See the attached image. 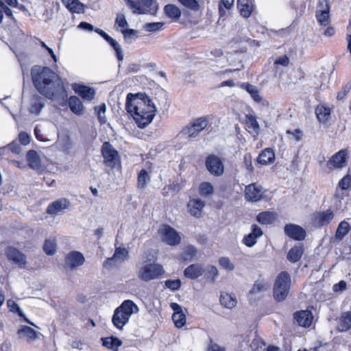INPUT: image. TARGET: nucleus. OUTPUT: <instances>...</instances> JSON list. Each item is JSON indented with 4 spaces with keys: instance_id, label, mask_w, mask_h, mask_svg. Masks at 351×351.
I'll return each mask as SVG.
<instances>
[{
    "instance_id": "1",
    "label": "nucleus",
    "mask_w": 351,
    "mask_h": 351,
    "mask_svg": "<svg viewBox=\"0 0 351 351\" xmlns=\"http://www.w3.org/2000/svg\"><path fill=\"white\" fill-rule=\"evenodd\" d=\"M32 82L37 90L50 99L66 97L67 94L59 75L47 66L35 65L31 69Z\"/></svg>"
},
{
    "instance_id": "2",
    "label": "nucleus",
    "mask_w": 351,
    "mask_h": 351,
    "mask_svg": "<svg viewBox=\"0 0 351 351\" xmlns=\"http://www.w3.org/2000/svg\"><path fill=\"white\" fill-rule=\"evenodd\" d=\"M125 108L141 128L148 125L153 121L156 112V108L150 98L143 93H128Z\"/></svg>"
},
{
    "instance_id": "3",
    "label": "nucleus",
    "mask_w": 351,
    "mask_h": 351,
    "mask_svg": "<svg viewBox=\"0 0 351 351\" xmlns=\"http://www.w3.org/2000/svg\"><path fill=\"white\" fill-rule=\"evenodd\" d=\"M138 311V306L131 300H125L114 311L112 323L118 329H123L128 322L130 316Z\"/></svg>"
},
{
    "instance_id": "4",
    "label": "nucleus",
    "mask_w": 351,
    "mask_h": 351,
    "mask_svg": "<svg viewBox=\"0 0 351 351\" xmlns=\"http://www.w3.org/2000/svg\"><path fill=\"white\" fill-rule=\"evenodd\" d=\"M291 286V276L287 271H282L277 276L274 287V297L281 302L287 298Z\"/></svg>"
},
{
    "instance_id": "5",
    "label": "nucleus",
    "mask_w": 351,
    "mask_h": 351,
    "mask_svg": "<svg viewBox=\"0 0 351 351\" xmlns=\"http://www.w3.org/2000/svg\"><path fill=\"white\" fill-rule=\"evenodd\" d=\"M163 273L161 265L155 263H145L142 265L138 271V278L143 281H150L158 278Z\"/></svg>"
},
{
    "instance_id": "6",
    "label": "nucleus",
    "mask_w": 351,
    "mask_h": 351,
    "mask_svg": "<svg viewBox=\"0 0 351 351\" xmlns=\"http://www.w3.org/2000/svg\"><path fill=\"white\" fill-rule=\"evenodd\" d=\"M208 120L206 117L195 119L191 123L183 128L181 134L188 138H195L199 132L206 129Z\"/></svg>"
},
{
    "instance_id": "7",
    "label": "nucleus",
    "mask_w": 351,
    "mask_h": 351,
    "mask_svg": "<svg viewBox=\"0 0 351 351\" xmlns=\"http://www.w3.org/2000/svg\"><path fill=\"white\" fill-rule=\"evenodd\" d=\"M101 152L104 164L112 169L114 168L119 161L117 151L113 148L109 142H105L102 145Z\"/></svg>"
},
{
    "instance_id": "8",
    "label": "nucleus",
    "mask_w": 351,
    "mask_h": 351,
    "mask_svg": "<svg viewBox=\"0 0 351 351\" xmlns=\"http://www.w3.org/2000/svg\"><path fill=\"white\" fill-rule=\"evenodd\" d=\"M266 190L261 184L252 183L245 186L244 191L245 199L247 202H256L265 197Z\"/></svg>"
},
{
    "instance_id": "9",
    "label": "nucleus",
    "mask_w": 351,
    "mask_h": 351,
    "mask_svg": "<svg viewBox=\"0 0 351 351\" xmlns=\"http://www.w3.org/2000/svg\"><path fill=\"white\" fill-rule=\"evenodd\" d=\"M206 167L208 171L215 176H220L224 171L221 159L215 155H210L206 158Z\"/></svg>"
},
{
    "instance_id": "10",
    "label": "nucleus",
    "mask_w": 351,
    "mask_h": 351,
    "mask_svg": "<svg viewBox=\"0 0 351 351\" xmlns=\"http://www.w3.org/2000/svg\"><path fill=\"white\" fill-rule=\"evenodd\" d=\"M85 262V258L82 253L78 251L70 252L65 258L66 267L73 270L82 266Z\"/></svg>"
},
{
    "instance_id": "11",
    "label": "nucleus",
    "mask_w": 351,
    "mask_h": 351,
    "mask_svg": "<svg viewBox=\"0 0 351 351\" xmlns=\"http://www.w3.org/2000/svg\"><path fill=\"white\" fill-rule=\"evenodd\" d=\"M162 241L168 245H176L180 243L179 233L169 226H164L161 230Z\"/></svg>"
},
{
    "instance_id": "12",
    "label": "nucleus",
    "mask_w": 351,
    "mask_h": 351,
    "mask_svg": "<svg viewBox=\"0 0 351 351\" xmlns=\"http://www.w3.org/2000/svg\"><path fill=\"white\" fill-rule=\"evenodd\" d=\"M347 153L346 150H340L335 154L327 162V167L330 170L340 169L346 166Z\"/></svg>"
},
{
    "instance_id": "13",
    "label": "nucleus",
    "mask_w": 351,
    "mask_h": 351,
    "mask_svg": "<svg viewBox=\"0 0 351 351\" xmlns=\"http://www.w3.org/2000/svg\"><path fill=\"white\" fill-rule=\"evenodd\" d=\"M17 335L20 339L25 340L28 343H32L39 338L40 333L29 326H23L18 330Z\"/></svg>"
},
{
    "instance_id": "14",
    "label": "nucleus",
    "mask_w": 351,
    "mask_h": 351,
    "mask_svg": "<svg viewBox=\"0 0 351 351\" xmlns=\"http://www.w3.org/2000/svg\"><path fill=\"white\" fill-rule=\"evenodd\" d=\"M70 201L66 198L58 199L49 204L46 213L50 215H55L70 206Z\"/></svg>"
},
{
    "instance_id": "15",
    "label": "nucleus",
    "mask_w": 351,
    "mask_h": 351,
    "mask_svg": "<svg viewBox=\"0 0 351 351\" xmlns=\"http://www.w3.org/2000/svg\"><path fill=\"white\" fill-rule=\"evenodd\" d=\"M285 232L289 237L298 241L303 240L306 236L304 230L295 224L286 225L285 227Z\"/></svg>"
},
{
    "instance_id": "16",
    "label": "nucleus",
    "mask_w": 351,
    "mask_h": 351,
    "mask_svg": "<svg viewBox=\"0 0 351 351\" xmlns=\"http://www.w3.org/2000/svg\"><path fill=\"white\" fill-rule=\"evenodd\" d=\"M171 308L174 311L172 315V319L177 328L182 327L186 323V316L182 312V307L177 303L172 302L170 304Z\"/></svg>"
},
{
    "instance_id": "17",
    "label": "nucleus",
    "mask_w": 351,
    "mask_h": 351,
    "mask_svg": "<svg viewBox=\"0 0 351 351\" xmlns=\"http://www.w3.org/2000/svg\"><path fill=\"white\" fill-rule=\"evenodd\" d=\"M7 256L19 267H23L26 264V256L24 254L14 247H9L7 250Z\"/></svg>"
},
{
    "instance_id": "18",
    "label": "nucleus",
    "mask_w": 351,
    "mask_h": 351,
    "mask_svg": "<svg viewBox=\"0 0 351 351\" xmlns=\"http://www.w3.org/2000/svg\"><path fill=\"white\" fill-rule=\"evenodd\" d=\"M252 232L243 239V243L247 247H252L256 243L258 237L263 235V231L260 227L253 224L251 227Z\"/></svg>"
},
{
    "instance_id": "19",
    "label": "nucleus",
    "mask_w": 351,
    "mask_h": 351,
    "mask_svg": "<svg viewBox=\"0 0 351 351\" xmlns=\"http://www.w3.org/2000/svg\"><path fill=\"white\" fill-rule=\"evenodd\" d=\"M205 206L204 202L199 199H191L187 204V208L189 213L197 218L202 215V211Z\"/></svg>"
},
{
    "instance_id": "20",
    "label": "nucleus",
    "mask_w": 351,
    "mask_h": 351,
    "mask_svg": "<svg viewBox=\"0 0 351 351\" xmlns=\"http://www.w3.org/2000/svg\"><path fill=\"white\" fill-rule=\"evenodd\" d=\"M335 215L332 210L327 209L326 210L317 213L314 217L315 222L320 226H326L334 218Z\"/></svg>"
},
{
    "instance_id": "21",
    "label": "nucleus",
    "mask_w": 351,
    "mask_h": 351,
    "mask_svg": "<svg viewBox=\"0 0 351 351\" xmlns=\"http://www.w3.org/2000/svg\"><path fill=\"white\" fill-rule=\"evenodd\" d=\"M294 319L298 325L306 328L311 324L313 315L309 311H301L294 314Z\"/></svg>"
},
{
    "instance_id": "22",
    "label": "nucleus",
    "mask_w": 351,
    "mask_h": 351,
    "mask_svg": "<svg viewBox=\"0 0 351 351\" xmlns=\"http://www.w3.org/2000/svg\"><path fill=\"white\" fill-rule=\"evenodd\" d=\"M27 160L31 169L36 171H43V167L41 165L38 154L35 150H29L26 155Z\"/></svg>"
},
{
    "instance_id": "23",
    "label": "nucleus",
    "mask_w": 351,
    "mask_h": 351,
    "mask_svg": "<svg viewBox=\"0 0 351 351\" xmlns=\"http://www.w3.org/2000/svg\"><path fill=\"white\" fill-rule=\"evenodd\" d=\"M75 92L81 96L84 100L91 101L94 99L95 91L93 88L84 85H75Z\"/></svg>"
},
{
    "instance_id": "24",
    "label": "nucleus",
    "mask_w": 351,
    "mask_h": 351,
    "mask_svg": "<svg viewBox=\"0 0 351 351\" xmlns=\"http://www.w3.org/2000/svg\"><path fill=\"white\" fill-rule=\"evenodd\" d=\"M204 272V269L201 265L192 264L184 269V274L188 278L196 279L202 276Z\"/></svg>"
},
{
    "instance_id": "25",
    "label": "nucleus",
    "mask_w": 351,
    "mask_h": 351,
    "mask_svg": "<svg viewBox=\"0 0 351 351\" xmlns=\"http://www.w3.org/2000/svg\"><path fill=\"white\" fill-rule=\"evenodd\" d=\"M275 160V154L270 148H266L261 152L257 158V162L262 165H267Z\"/></svg>"
},
{
    "instance_id": "26",
    "label": "nucleus",
    "mask_w": 351,
    "mask_h": 351,
    "mask_svg": "<svg viewBox=\"0 0 351 351\" xmlns=\"http://www.w3.org/2000/svg\"><path fill=\"white\" fill-rule=\"evenodd\" d=\"M237 7L241 15L244 18H248L253 10V3L251 0H238Z\"/></svg>"
},
{
    "instance_id": "27",
    "label": "nucleus",
    "mask_w": 351,
    "mask_h": 351,
    "mask_svg": "<svg viewBox=\"0 0 351 351\" xmlns=\"http://www.w3.org/2000/svg\"><path fill=\"white\" fill-rule=\"evenodd\" d=\"M351 186V176L350 175L345 176L338 184V187L336 189L335 191V197L338 199H341L343 195L341 191H346L350 188Z\"/></svg>"
},
{
    "instance_id": "28",
    "label": "nucleus",
    "mask_w": 351,
    "mask_h": 351,
    "mask_svg": "<svg viewBox=\"0 0 351 351\" xmlns=\"http://www.w3.org/2000/svg\"><path fill=\"white\" fill-rule=\"evenodd\" d=\"M69 106L71 110L77 115H82L84 112V107L80 99L75 97L71 96L69 99Z\"/></svg>"
},
{
    "instance_id": "29",
    "label": "nucleus",
    "mask_w": 351,
    "mask_h": 351,
    "mask_svg": "<svg viewBox=\"0 0 351 351\" xmlns=\"http://www.w3.org/2000/svg\"><path fill=\"white\" fill-rule=\"evenodd\" d=\"M63 4L73 13H83L85 5L77 0H62Z\"/></svg>"
},
{
    "instance_id": "30",
    "label": "nucleus",
    "mask_w": 351,
    "mask_h": 351,
    "mask_svg": "<svg viewBox=\"0 0 351 351\" xmlns=\"http://www.w3.org/2000/svg\"><path fill=\"white\" fill-rule=\"evenodd\" d=\"M276 213L271 211H264L256 216V220L261 224L268 225L272 223L276 219Z\"/></svg>"
},
{
    "instance_id": "31",
    "label": "nucleus",
    "mask_w": 351,
    "mask_h": 351,
    "mask_svg": "<svg viewBox=\"0 0 351 351\" xmlns=\"http://www.w3.org/2000/svg\"><path fill=\"white\" fill-rule=\"evenodd\" d=\"M351 328V311L345 312L340 317L338 329L341 332H346Z\"/></svg>"
},
{
    "instance_id": "32",
    "label": "nucleus",
    "mask_w": 351,
    "mask_h": 351,
    "mask_svg": "<svg viewBox=\"0 0 351 351\" xmlns=\"http://www.w3.org/2000/svg\"><path fill=\"white\" fill-rule=\"evenodd\" d=\"M351 229L350 223L343 220L339 223L335 232V239L341 241L348 234Z\"/></svg>"
},
{
    "instance_id": "33",
    "label": "nucleus",
    "mask_w": 351,
    "mask_h": 351,
    "mask_svg": "<svg viewBox=\"0 0 351 351\" xmlns=\"http://www.w3.org/2000/svg\"><path fill=\"white\" fill-rule=\"evenodd\" d=\"M165 14L173 20H178L182 14L180 9L174 4H167L164 8Z\"/></svg>"
},
{
    "instance_id": "34",
    "label": "nucleus",
    "mask_w": 351,
    "mask_h": 351,
    "mask_svg": "<svg viewBox=\"0 0 351 351\" xmlns=\"http://www.w3.org/2000/svg\"><path fill=\"white\" fill-rule=\"evenodd\" d=\"M101 340L104 346L114 351H117L118 348L122 345V341L117 337H108L102 338Z\"/></svg>"
},
{
    "instance_id": "35",
    "label": "nucleus",
    "mask_w": 351,
    "mask_h": 351,
    "mask_svg": "<svg viewBox=\"0 0 351 351\" xmlns=\"http://www.w3.org/2000/svg\"><path fill=\"white\" fill-rule=\"evenodd\" d=\"M220 302L224 307L232 308L237 305V300L234 295L225 293L221 295Z\"/></svg>"
},
{
    "instance_id": "36",
    "label": "nucleus",
    "mask_w": 351,
    "mask_h": 351,
    "mask_svg": "<svg viewBox=\"0 0 351 351\" xmlns=\"http://www.w3.org/2000/svg\"><path fill=\"white\" fill-rule=\"evenodd\" d=\"M304 253L303 247L298 245L292 247L287 254V259L291 263L298 262Z\"/></svg>"
},
{
    "instance_id": "37",
    "label": "nucleus",
    "mask_w": 351,
    "mask_h": 351,
    "mask_svg": "<svg viewBox=\"0 0 351 351\" xmlns=\"http://www.w3.org/2000/svg\"><path fill=\"white\" fill-rule=\"evenodd\" d=\"M245 124L249 129L252 130V131H250V132H252L256 134H258L260 126L254 115L252 114H246Z\"/></svg>"
},
{
    "instance_id": "38",
    "label": "nucleus",
    "mask_w": 351,
    "mask_h": 351,
    "mask_svg": "<svg viewBox=\"0 0 351 351\" xmlns=\"http://www.w3.org/2000/svg\"><path fill=\"white\" fill-rule=\"evenodd\" d=\"M268 289H269V285L263 280L258 279L254 283L249 293L250 295H255L259 293H262V292L267 291Z\"/></svg>"
},
{
    "instance_id": "39",
    "label": "nucleus",
    "mask_w": 351,
    "mask_h": 351,
    "mask_svg": "<svg viewBox=\"0 0 351 351\" xmlns=\"http://www.w3.org/2000/svg\"><path fill=\"white\" fill-rule=\"evenodd\" d=\"M44 99L38 96H34L32 99L29 111L32 113L38 114L44 107Z\"/></svg>"
},
{
    "instance_id": "40",
    "label": "nucleus",
    "mask_w": 351,
    "mask_h": 351,
    "mask_svg": "<svg viewBox=\"0 0 351 351\" xmlns=\"http://www.w3.org/2000/svg\"><path fill=\"white\" fill-rule=\"evenodd\" d=\"M241 86L247 90L256 102L259 103L262 101L263 97L259 95V91L255 86L248 83H243Z\"/></svg>"
},
{
    "instance_id": "41",
    "label": "nucleus",
    "mask_w": 351,
    "mask_h": 351,
    "mask_svg": "<svg viewBox=\"0 0 351 351\" xmlns=\"http://www.w3.org/2000/svg\"><path fill=\"white\" fill-rule=\"evenodd\" d=\"M315 113L319 121H326L330 115V109L324 106H318L315 109Z\"/></svg>"
},
{
    "instance_id": "42",
    "label": "nucleus",
    "mask_w": 351,
    "mask_h": 351,
    "mask_svg": "<svg viewBox=\"0 0 351 351\" xmlns=\"http://www.w3.org/2000/svg\"><path fill=\"white\" fill-rule=\"evenodd\" d=\"M104 39L110 45V46L115 51L117 59L119 61H122L123 60V55L120 45L109 35H108Z\"/></svg>"
},
{
    "instance_id": "43",
    "label": "nucleus",
    "mask_w": 351,
    "mask_h": 351,
    "mask_svg": "<svg viewBox=\"0 0 351 351\" xmlns=\"http://www.w3.org/2000/svg\"><path fill=\"white\" fill-rule=\"evenodd\" d=\"M197 250L192 246H186L181 254V257L184 261H191L196 256Z\"/></svg>"
},
{
    "instance_id": "44",
    "label": "nucleus",
    "mask_w": 351,
    "mask_h": 351,
    "mask_svg": "<svg viewBox=\"0 0 351 351\" xmlns=\"http://www.w3.org/2000/svg\"><path fill=\"white\" fill-rule=\"evenodd\" d=\"M126 43H131L135 40L138 36V31L133 29H121Z\"/></svg>"
},
{
    "instance_id": "45",
    "label": "nucleus",
    "mask_w": 351,
    "mask_h": 351,
    "mask_svg": "<svg viewBox=\"0 0 351 351\" xmlns=\"http://www.w3.org/2000/svg\"><path fill=\"white\" fill-rule=\"evenodd\" d=\"M114 260L123 262L129 257V252L125 247H116L114 255L112 256Z\"/></svg>"
},
{
    "instance_id": "46",
    "label": "nucleus",
    "mask_w": 351,
    "mask_h": 351,
    "mask_svg": "<svg viewBox=\"0 0 351 351\" xmlns=\"http://www.w3.org/2000/svg\"><path fill=\"white\" fill-rule=\"evenodd\" d=\"M56 241L54 239H47L43 245V250L48 255H53L56 252Z\"/></svg>"
},
{
    "instance_id": "47",
    "label": "nucleus",
    "mask_w": 351,
    "mask_h": 351,
    "mask_svg": "<svg viewBox=\"0 0 351 351\" xmlns=\"http://www.w3.org/2000/svg\"><path fill=\"white\" fill-rule=\"evenodd\" d=\"M184 7L192 11H197L199 9V4L197 0H178Z\"/></svg>"
},
{
    "instance_id": "48",
    "label": "nucleus",
    "mask_w": 351,
    "mask_h": 351,
    "mask_svg": "<svg viewBox=\"0 0 351 351\" xmlns=\"http://www.w3.org/2000/svg\"><path fill=\"white\" fill-rule=\"evenodd\" d=\"M329 12L319 10L316 12V18L319 23L322 25L326 26L329 23Z\"/></svg>"
},
{
    "instance_id": "49",
    "label": "nucleus",
    "mask_w": 351,
    "mask_h": 351,
    "mask_svg": "<svg viewBox=\"0 0 351 351\" xmlns=\"http://www.w3.org/2000/svg\"><path fill=\"white\" fill-rule=\"evenodd\" d=\"M164 23L162 22H154L145 23L143 29L146 32H154L162 29Z\"/></svg>"
},
{
    "instance_id": "50",
    "label": "nucleus",
    "mask_w": 351,
    "mask_h": 351,
    "mask_svg": "<svg viewBox=\"0 0 351 351\" xmlns=\"http://www.w3.org/2000/svg\"><path fill=\"white\" fill-rule=\"evenodd\" d=\"M95 110L97 114V118L101 124H104L106 122V118L105 116V112L106 110V105L102 104L100 106H96Z\"/></svg>"
},
{
    "instance_id": "51",
    "label": "nucleus",
    "mask_w": 351,
    "mask_h": 351,
    "mask_svg": "<svg viewBox=\"0 0 351 351\" xmlns=\"http://www.w3.org/2000/svg\"><path fill=\"white\" fill-rule=\"evenodd\" d=\"M114 25H117L121 29H128V23L123 14L118 13L117 14Z\"/></svg>"
},
{
    "instance_id": "52",
    "label": "nucleus",
    "mask_w": 351,
    "mask_h": 351,
    "mask_svg": "<svg viewBox=\"0 0 351 351\" xmlns=\"http://www.w3.org/2000/svg\"><path fill=\"white\" fill-rule=\"evenodd\" d=\"M201 195H208L213 193V186L210 182H202L199 189Z\"/></svg>"
},
{
    "instance_id": "53",
    "label": "nucleus",
    "mask_w": 351,
    "mask_h": 351,
    "mask_svg": "<svg viewBox=\"0 0 351 351\" xmlns=\"http://www.w3.org/2000/svg\"><path fill=\"white\" fill-rule=\"evenodd\" d=\"M126 3L130 8L132 9L134 14H144L146 12L145 9L132 0H126Z\"/></svg>"
},
{
    "instance_id": "54",
    "label": "nucleus",
    "mask_w": 351,
    "mask_h": 351,
    "mask_svg": "<svg viewBox=\"0 0 351 351\" xmlns=\"http://www.w3.org/2000/svg\"><path fill=\"white\" fill-rule=\"evenodd\" d=\"M149 180L148 173L146 170L142 169L138 176V184L141 188H144L147 182Z\"/></svg>"
},
{
    "instance_id": "55",
    "label": "nucleus",
    "mask_w": 351,
    "mask_h": 351,
    "mask_svg": "<svg viewBox=\"0 0 351 351\" xmlns=\"http://www.w3.org/2000/svg\"><path fill=\"white\" fill-rule=\"evenodd\" d=\"M350 90L351 82H348L341 88V90L337 93V99L338 100L344 99L348 95V94L350 93Z\"/></svg>"
},
{
    "instance_id": "56",
    "label": "nucleus",
    "mask_w": 351,
    "mask_h": 351,
    "mask_svg": "<svg viewBox=\"0 0 351 351\" xmlns=\"http://www.w3.org/2000/svg\"><path fill=\"white\" fill-rule=\"evenodd\" d=\"M219 263L223 269L228 271H232L234 269V264L227 257H221L219 260Z\"/></svg>"
},
{
    "instance_id": "57",
    "label": "nucleus",
    "mask_w": 351,
    "mask_h": 351,
    "mask_svg": "<svg viewBox=\"0 0 351 351\" xmlns=\"http://www.w3.org/2000/svg\"><path fill=\"white\" fill-rule=\"evenodd\" d=\"M184 184L185 181L175 180L171 184L168 186V190L178 193L184 187Z\"/></svg>"
},
{
    "instance_id": "58",
    "label": "nucleus",
    "mask_w": 351,
    "mask_h": 351,
    "mask_svg": "<svg viewBox=\"0 0 351 351\" xmlns=\"http://www.w3.org/2000/svg\"><path fill=\"white\" fill-rule=\"evenodd\" d=\"M165 286L173 291H176L180 289L181 282L180 280H168L165 281Z\"/></svg>"
},
{
    "instance_id": "59",
    "label": "nucleus",
    "mask_w": 351,
    "mask_h": 351,
    "mask_svg": "<svg viewBox=\"0 0 351 351\" xmlns=\"http://www.w3.org/2000/svg\"><path fill=\"white\" fill-rule=\"evenodd\" d=\"M319 10H324V12H329L330 5H329L328 0H319L316 12H319Z\"/></svg>"
},
{
    "instance_id": "60",
    "label": "nucleus",
    "mask_w": 351,
    "mask_h": 351,
    "mask_svg": "<svg viewBox=\"0 0 351 351\" xmlns=\"http://www.w3.org/2000/svg\"><path fill=\"white\" fill-rule=\"evenodd\" d=\"M19 140L22 145H27L30 142V137L27 134V133L25 132H21L19 133Z\"/></svg>"
},
{
    "instance_id": "61",
    "label": "nucleus",
    "mask_w": 351,
    "mask_h": 351,
    "mask_svg": "<svg viewBox=\"0 0 351 351\" xmlns=\"http://www.w3.org/2000/svg\"><path fill=\"white\" fill-rule=\"evenodd\" d=\"M208 277H211L213 281L215 280V278L218 276V270L215 266H208L206 269Z\"/></svg>"
},
{
    "instance_id": "62",
    "label": "nucleus",
    "mask_w": 351,
    "mask_h": 351,
    "mask_svg": "<svg viewBox=\"0 0 351 351\" xmlns=\"http://www.w3.org/2000/svg\"><path fill=\"white\" fill-rule=\"evenodd\" d=\"M244 162L246 166V169L249 172H252L254 167L252 164V158L250 154H245L244 156Z\"/></svg>"
},
{
    "instance_id": "63",
    "label": "nucleus",
    "mask_w": 351,
    "mask_h": 351,
    "mask_svg": "<svg viewBox=\"0 0 351 351\" xmlns=\"http://www.w3.org/2000/svg\"><path fill=\"white\" fill-rule=\"evenodd\" d=\"M8 147L9 149L14 154H19L21 152V149L19 144L15 141H13L11 143H10L8 145Z\"/></svg>"
},
{
    "instance_id": "64",
    "label": "nucleus",
    "mask_w": 351,
    "mask_h": 351,
    "mask_svg": "<svg viewBox=\"0 0 351 351\" xmlns=\"http://www.w3.org/2000/svg\"><path fill=\"white\" fill-rule=\"evenodd\" d=\"M346 289V282L343 280L340 281L339 283L334 285V291H342Z\"/></svg>"
}]
</instances>
